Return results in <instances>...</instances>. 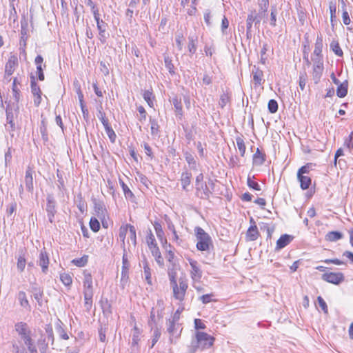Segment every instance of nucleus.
Segmentation results:
<instances>
[{
    "label": "nucleus",
    "instance_id": "obj_1",
    "mask_svg": "<svg viewBox=\"0 0 353 353\" xmlns=\"http://www.w3.org/2000/svg\"><path fill=\"white\" fill-rule=\"evenodd\" d=\"M14 328L18 333L20 339L26 346V350L30 353H38L36 347L34 345L33 340L31 337V330L28 324L24 322H19L15 324Z\"/></svg>",
    "mask_w": 353,
    "mask_h": 353
},
{
    "label": "nucleus",
    "instance_id": "obj_31",
    "mask_svg": "<svg viewBox=\"0 0 353 353\" xmlns=\"http://www.w3.org/2000/svg\"><path fill=\"white\" fill-rule=\"evenodd\" d=\"M179 328V325L174 322V321H171L170 319L169 320L168 327L167 330L171 336H178V331Z\"/></svg>",
    "mask_w": 353,
    "mask_h": 353
},
{
    "label": "nucleus",
    "instance_id": "obj_6",
    "mask_svg": "<svg viewBox=\"0 0 353 353\" xmlns=\"http://www.w3.org/2000/svg\"><path fill=\"white\" fill-rule=\"evenodd\" d=\"M173 290V296L174 299L180 301H183L186 290L188 289V283L183 279H180L179 285L177 283L170 285Z\"/></svg>",
    "mask_w": 353,
    "mask_h": 353
},
{
    "label": "nucleus",
    "instance_id": "obj_2",
    "mask_svg": "<svg viewBox=\"0 0 353 353\" xmlns=\"http://www.w3.org/2000/svg\"><path fill=\"white\" fill-rule=\"evenodd\" d=\"M6 128L9 132H13L17 129L15 120L18 118L19 114V106L17 103H8L6 109Z\"/></svg>",
    "mask_w": 353,
    "mask_h": 353
},
{
    "label": "nucleus",
    "instance_id": "obj_56",
    "mask_svg": "<svg viewBox=\"0 0 353 353\" xmlns=\"http://www.w3.org/2000/svg\"><path fill=\"white\" fill-rule=\"evenodd\" d=\"M247 185L250 188L254 190L260 191L261 190L260 185L257 182L253 181L250 176L247 179Z\"/></svg>",
    "mask_w": 353,
    "mask_h": 353
},
{
    "label": "nucleus",
    "instance_id": "obj_30",
    "mask_svg": "<svg viewBox=\"0 0 353 353\" xmlns=\"http://www.w3.org/2000/svg\"><path fill=\"white\" fill-rule=\"evenodd\" d=\"M17 299H18L20 305L21 307H23V308H25L29 311L30 310L31 307H30L29 302L27 299L26 294L25 292H23V291L19 292L18 295H17Z\"/></svg>",
    "mask_w": 353,
    "mask_h": 353
},
{
    "label": "nucleus",
    "instance_id": "obj_11",
    "mask_svg": "<svg viewBox=\"0 0 353 353\" xmlns=\"http://www.w3.org/2000/svg\"><path fill=\"white\" fill-rule=\"evenodd\" d=\"M188 261L191 267L190 276L194 282H199L203 272L198 262L192 259H188Z\"/></svg>",
    "mask_w": 353,
    "mask_h": 353
},
{
    "label": "nucleus",
    "instance_id": "obj_9",
    "mask_svg": "<svg viewBox=\"0 0 353 353\" xmlns=\"http://www.w3.org/2000/svg\"><path fill=\"white\" fill-rule=\"evenodd\" d=\"M313 62L312 77L314 83L318 84L323 75L324 65L323 61L321 60H312Z\"/></svg>",
    "mask_w": 353,
    "mask_h": 353
},
{
    "label": "nucleus",
    "instance_id": "obj_36",
    "mask_svg": "<svg viewBox=\"0 0 353 353\" xmlns=\"http://www.w3.org/2000/svg\"><path fill=\"white\" fill-rule=\"evenodd\" d=\"M254 21V19H253V12H251V13L248 15L246 20V36L248 39L252 37V27Z\"/></svg>",
    "mask_w": 353,
    "mask_h": 353
},
{
    "label": "nucleus",
    "instance_id": "obj_53",
    "mask_svg": "<svg viewBox=\"0 0 353 353\" xmlns=\"http://www.w3.org/2000/svg\"><path fill=\"white\" fill-rule=\"evenodd\" d=\"M60 279L65 286H70L72 284V279L70 274L63 273L60 274Z\"/></svg>",
    "mask_w": 353,
    "mask_h": 353
},
{
    "label": "nucleus",
    "instance_id": "obj_29",
    "mask_svg": "<svg viewBox=\"0 0 353 353\" xmlns=\"http://www.w3.org/2000/svg\"><path fill=\"white\" fill-rule=\"evenodd\" d=\"M32 292L34 299L37 301L39 305H42V298L43 296V290L41 288L35 285L32 288Z\"/></svg>",
    "mask_w": 353,
    "mask_h": 353
},
{
    "label": "nucleus",
    "instance_id": "obj_38",
    "mask_svg": "<svg viewBox=\"0 0 353 353\" xmlns=\"http://www.w3.org/2000/svg\"><path fill=\"white\" fill-rule=\"evenodd\" d=\"M343 237V234L338 231H332L329 232L326 236L325 239L329 241H336Z\"/></svg>",
    "mask_w": 353,
    "mask_h": 353
},
{
    "label": "nucleus",
    "instance_id": "obj_58",
    "mask_svg": "<svg viewBox=\"0 0 353 353\" xmlns=\"http://www.w3.org/2000/svg\"><path fill=\"white\" fill-rule=\"evenodd\" d=\"M128 225L129 224H126L125 225L121 226L119 229V237L122 241L123 244L125 243V239L128 232Z\"/></svg>",
    "mask_w": 353,
    "mask_h": 353
},
{
    "label": "nucleus",
    "instance_id": "obj_14",
    "mask_svg": "<svg viewBox=\"0 0 353 353\" xmlns=\"http://www.w3.org/2000/svg\"><path fill=\"white\" fill-rule=\"evenodd\" d=\"M122 270H121V285L122 288H124L128 283V268L129 264L126 255L124 254L122 258Z\"/></svg>",
    "mask_w": 353,
    "mask_h": 353
},
{
    "label": "nucleus",
    "instance_id": "obj_5",
    "mask_svg": "<svg viewBox=\"0 0 353 353\" xmlns=\"http://www.w3.org/2000/svg\"><path fill=\"white\" fill-rule=\"evenodd\" d=\"M54 341V336L52 327L51 325H46L45 332L41 334L40 339L37 341V345L41 353H46L49 343H50L51 345H53Z\"/></svg>",
    "mask_w": 353,
    "mask_h": 353
},
{
    "label": "nucleus",
    "instance_id": "obj_22",
    "mask_svg": "<svg viewBox=\"0 0 353 353\" xmlns=\"http://www.w3.org/2000/svg\"><path fill=\"white\" fill-rule=\"evenodd\" d=\"M154 228L156 232L157 236L159 239L162 245L165 244V247L169 246L170 248H171L172 245L170 244H168L167 239L164 236V232L163 230L161 223L159 222H154Z\"/></svg>",
    "mask_w": 353,
    "mask_h": 353
},
{
    "label": "nucleus",
    "instance_id": "obj_16",
    "mask_svg": "<svg viewBox=\"0 0 353 353\" xmlns=\"http://www.w3.org/2000/svg\"><path fill=\"white\" fill-rule=\"evenodd\" d=\"M28 20L25 18H23L21 20V32H20V39H19V46H23L24 45H27L26 42L28 39Z\"/></svg>",
    "mask_w": 353,
    "mask_h": 353
},
{
    "label": "nucleus",
    "instance_id": "obj_10",
    "mask_svg": "<svg viewBox=\"0 0 353 353\" xmlns=\"http://www.w3.org/2000/svg\"><path fill=\"white\" fill-rule=\"evenodd\" d=\"M321 278L323 281L334 285L340 284L345 279L342 272H325L322 274Z\"/></svg>",
    "mask_w": 353,
    "mask_h": 353
},
{
    "label": "nucleus",
    "instance_id": "obj_37",
    "mask_svg": "<svg viewBox=\"0 0 353 353\" xmlns=\"http://www.w3.org/2000/svg\"><path fill=\"white\" fill-rule=\"evenodd\" d=\"M149 121L151 125V134L154 137L159 136L160 132V126L158 123L157 120L150 117Z\"/></svg>",
    "mask_w": 353,
    "mask_h": 353
},
{
    "label": "nucleus",
    "instance_id": "obj_57",
    "mask_svg": "<svg viewBox=\"0 0 353 353\" xmlns=\"http://www.w3.org/2000/svg\"><path fill=\"white\" fill-rule=\"evenodd\" d=\"M268 108L270 113H275L278 110V103L274 99H270L268 104Z\"/></svg>",
    "mask_w": 353,
    "mask_h": 353
},
{
    "label": "nucleus",
    "instance_id": "obj_51",
    "mask_svg": "<svg viewBox=\"0 0 353 353\" xmlns=\"http://www.w3.org/2000/svg\"><path fill=\"white\" fill-rule=\"evenodd\" d=\"M270 25L272 27L276 26V14H277V10L276 7L275 6H271L270 10Z\"/></svg>",
    "mask_w": 353,
    "mask_h": 353
},
{
    "label": "nucleus",
    "instance_id": "obj_40",
    "mask_svg": "<svg viewBox=\"0 0 353 353\" xmlns=\"http://www.w3.org/2000/svg\"><path fill=\"white\" fill-rule=\"evenodd\" d=\"M30 86L31 92L34 97H36L37 94H41V89L37 83L34 76L30 77Z\"/></svg>",
    "mask_w": 353,
    "mask_h": 353
},
{
    "label": "nucleus",
    "instance_id": "obj_19",
    "mask_svg": "<svg viewBox=\"0 0 353 353\" xmlns=\"http://www.w3.org/2000/svg\"><path fill=\"white\" fill-rule=\"evenodd\" d=\"M33 170L30 167H28L26 171L25 175V185L26 190L32 193L34 190V184H33Z\"/></svg>",
    "mask_w": 353,
    "mask_h": 353
},
{
    "label": "nucleus",
    "instance_id": "obj_18",
    "mask_svg": "<svg viewBox=\"0 0 353 353\" xmlns=\"http://www.w3.org/2000/svg\"><path fill=\"white\" fill-rule=\"evenodd\" d=\"M18 65V58L16 55H11L6 64L5 72L8 76L12 75L15 68Z\"/></svg>",
    "mask_w": 353,
    "mask_h": 353
},
{
    "label": "nucleus",
    "instance_id": "obj_48",
    "mask_svg": "<svg viewBox=\"0 0 353 353\" xmlns=\"http://www.w3.org/2000/svg\"><path fill=\"white\" fill-rule=\"evenodd\" d=\"M313 164L311 163H308L305 165L301 167L297 172V174L299 175H308L310 172L312 170V168Z\"/></svg>",
    "mask_w": 353,
    "mask_h": 353
},
{
    "label": "nucleus",
    "instance_id": "obj_7",
    "mask_svg": "<svg viewBox=\"0 0 353 353\" xmlns=\"http://www.w3.org/2000/svg\"><path fill=\"white\" fill-rule=\"evenodd\" d=\"M197 347L199 348L208 349L212 346L214 338L208 334L203 332H198L196 335Z\"/></svg>",
    "mask_w": 353,
    "mask_h": 353
},
{
    "label": "nucleus",
    "instance_id": "obj_24",
    "mask_svg": "<svg viewBox=\"0 0 353 353\" xmlns=\"http://www.w3.org/2000/svg\"><path fill=\"white\" fill-rule=\"evenodd\" d=\"M172 102L174 108L176 117L179 119H182L183 112L181 99L178 97H175L172 99Z\"/></svg>",
    "mask_w": 353,
    "mask_h": 353
},
{
    "label": "nucleus",
    "instance_id": "obj_32",
    "mask_svg": "<svg viewBox=\"0 0 353 353\" xmlns=\"http://www.w3.org/2000/svg\"><path fill=\"white\" fill-rule=\"evenodd\" d=\"M17 83L19 84V83L17 81V78H14L12 83V93H13V98L14 99V102L12 103H17L19 104V102L20 101L21 94H20V90L17 88Z\"/></svg>",
    "mask_w": 353,
    "mask_h": 353
},
{
    "label": "nucleus",
    "instance_id": "obj_3",
    "mask_svg": "<svg viewBox=\"0 0 353 353\" xmlns=\"http://www.w3.org/2000/svg\"><path fill=\"white\" fill-rule=\"evenodd\" d=\"M196 238V248L200 251H209L213 247L210 236L200 227L195 228Z\"/></svg>",
    "mask_w": 353,
    "mask_h": 353
},
{
    "label": "nucleus",
    "instance_id": "obj_46",
    "mask_svg": "<svg viewBox=\"0 0 353 353\" xmlns=\"http://www.w3.org/2000/svg\"><path fill=\"white\" fill-rule=\"evenodd\" d=\"M143 97L144 100L148 104V105L150 107L152 108L154 106L153 100H154V97L153 96L152 92H150V90H145L144 92V93H143Z\"/></svg>",
    "mask_w": 353,
    "mask_h": 353
},
{
    "label": "nucleus",
    "instance_id": "obj_34",
    "mask_svg": "<svg viewBox=\"0 0 353 353\" xmlns=\"http://www.w3.org/2000/svg\"><path fill=\"white\" fill-rule=\"evenodd\" d=\"M191 177H192V174L189 172H184L181 174V181L182 188L185 191H188L187 187L190 183Z\"/></svg>",
    "mask_w": 353,
    "mask_h": 353
},
{
    "label": "nucleus",
    "instance_id": "obj_8",
    "mask_svg": "<svg viewBox=\"0 0 353 353\" xmlns=\"http://www.w3.org/2000/svg\"><path fill=\"white\" fill-rule=\"evenodd\" d=\"M46 211L47 212V216L48 219V221L52 223L54 222V215L57 213L56 210V201L54 198L53 194H48L46 197Z\"/></svg>",
    "mask_w": 353,
    "mask_h": 353
},
{
    "label": "nucleus",
    "instance_id": "obj_60",
    "mask_svg": "<svg viewBox=\"0 0 353 353\" xmlns=\"http://www.w3.org/2000/svg\"><path fill=\"white\" fill-rule=\"evenodd\" d=\"M139 335H140V330L137 327H134L133 329V334H132V345H138V343L139 341Z\"/></svg>",
    "mask_w": 353,
    "mask_h": 353
},
{
    "label": "nucleus",
    "instance_id": "obj_64",
    "mask_svg": "<svg viewBox=\"0 0 353 353\" xmlns=\"http://www.w3.org/2000/svg\"><path fill=\"white\" fill-rule=\"evenodd\" d=\"M105 132H106L108 138L110 139V141L112 143H114L116 138H117V135H116L114 130L112 128V127L110 126L108 128H106L105 129Z\"/></svg>",
    "mask_w": 353,
    "mask_h": 353
},
{
    "label": "nucleus",
    "instance_id": "obj_52",
    "mask_svg": "<svg viewBox=\"0 0 353 353\" xmlns=\"http://www.w3.org/2000/svg\"><path fill=\"white\" fill-rule=\"evenodd\" d=\"M164 62H165V66L168 70L169 72L171 74H174V66L172 63V61L170 57H165L164 58Z\"/></svg>",
    "mask_w": 353,
    "mask_h": 353
},
{
    "label": "nucleus",
    "instance_id": "obj_41",
    "mask_svg": "<svg viewBox=\"0 0 353 353\" xmlns=\"http://www.w3.org/2000/svg\"><path fill=\"white\" fill-rule=\"evenodd\" d=\"M120 185L123 191L124 196L127 199H133L134 198V195L132 192L130 190L128 185L122 181H119Z\"/></svg>",
    "mask_w": 353,
    "mask_h": 353
},
{
    "label": "nucleus",
    "instance_id": "obj_13",
    "mask_svg": "<svg viewBox=\"0 0 353 353\" xmlns=\"http://www.w3.org/2000/svg\"><path fill=\"white\" fill-rule=\"evenodd\" d=\"M323 50V39L321 36H318L315 45L314 50L312 55V60H322L323 61V55L322 54Z\"/></svg>",
    "mask_w": 353,
    "mask_h": 353
},
{
    "label": "nucleus",
    "instance_id": "obj_12",
    "mask_svg": "<svg viewBox=\"0 0 353 353\" xmlns=\"http://www.w3.org/2000/svg\"><path fill=\"white\" fill-rule=\"evenodd\" d=\"M92 202L96 215L101 221L104 220L107 216V209L103 201L92 199Z\"/></svg>",
    "mask_w": 353,
    "mask_h": 353
},
{
    "label": "nucleus",
    "instance_id": "obj_62",
    "mask_svg": "<svg viewBox=\"0 0 353 353\" xmlns=\"http://www.w3.org/2000/svg\"><path fill=\"white\" fill-rule=\"evenodd\" d=\"M183 34L181 32H178L176 34L175 41L179 50H182L183 49Z\"/></svg>",
    "mask_w": 353,
    "mask_h": 353
},
{
    "label": "nucleus",
    "instance_id": "obj_28",
    "mask_svg": "<svg viewBox=\"0 0 353 353\" xmlns=\"http://www.w3.org/2000/svg\"><path fill=\"white\" fill-rule=\"evenodd\" d=\"M336 95L339 98L345 97L347 94L348 81L345 80L343 82L337 85Z\"/></svg>",
    "mask_w": 353,
    "mask_h": 353
},
{
    "label": "nucleus",
    "instance_id": "obj_20",
    "mask_svg": "<svg viewBox=\"0 0 353 353\" xmlns=\"http://www.w3.org/2000/svg\"><path fill=\"white\" fill-rule=\"evenodd\" d=\"M252 75L255 86H259L263 83V72L261 70H260L259 68H256L255 65L252 70Z\"/></svg>",
    "mask_w": 353,
    "mask_h": 353
},
{
    "label": "nucleus",
    "instance_id": "obj_43",
    "mask_svg": "<svg viewBox=\"0 0 353 353\" xmlns=\"http://www.w3.org/2000/svg\"><path fill=\"white\" fill-rule=\"evenodd\" d=\"M145 279L148 284H152L151 272L146 260L143 261Z\"/></svg>",
    "mask_w": 353,
    "mask_h": 353
},
{
    "label": "nucleus",
    "instance_id": "obj_26",
    "mask_svg": "<svg viewBox=\"0 0 353 353\" xmlns=\"http://www.w3.org/2000/svg\"><path fill=\"white\" fill-rule=\"evenodd\" d=\"M97 27L99 31V39L101 43L104 44L110 35L109 33L107 32L108 24L98 26Z\"/></svg>",
    "mask_w": 353,
    "mask_h": 353
},
{
    "label": "nucleus",
    "instance_id": "obj_4",
    "mask_svg": "<svg viewBox=\"0 0 353 353\" xmlns=\"http://www.w3.org/2000/svg\"><path fill=\"white\" fill-rule=\"evenodd\" d=\"M83 283L84 305L87 310H90L92 305L93 288L92 279L90 274H85Z\"/></svg>",
    "mask_w": 353,
    "mask_h": 353
},
{
    "label": "nucleus",
    "instance_id": "obj_55",
    "mask_svg": "<svg viewBox=\"0 0 353 353\" xmlns=\"http://www.w3.org/2000/svg\"><path fill=\"white\" fill-rule=\"evenodd\" d=\"M90 227L91 228V230L94 232H97L100 229V223H99V221H98V219L95 217H92L90 219Z\"/></svg>",
    "mask_w": 353,
    "mask_h": 353
},
{
    "label": "nucleus",
    "instance_id": "obj_25",
    "mask_svg": "<svg viewBox=\"0 0 353 353\" xmlns=\"http://www.w3.org/2000/svg\"><path fill=\"white\" fill-rule=\"evenodd\" d=\"M297 179L299 182L300 183V187L303 190H307L311 183H312V179L310 176L308 175H299L296 174Z\"/></svg>",
    "mask_w": 353,
    "mask_h": 353
},
{
    "label": "nucleus",
    "instance_id": "obj_33",
    "mask_svg": "<svg viewBox=\"0 0 353 353\" xmlns=\"http://www.w3.org/2000/svg\"><path fill=\"white\" fill-rule=\"evenodd\" d=\"M197 37L195 35H190L188 37V50L190 54H193L196 51Z\"/></svg>",
    "mask_w": 353,
    "mask_h": 353
},
{
    "label": "nucleus",
    "instance_id": "obj_49",
    "mask_svg": "<svg viewBox=\"0 0 353 353\" xmlns=\"http://www.w3.org/2000/svg\"><path fill=\"white\" fill-rule=\"evenodd\" d=\"M62 323L60 321L59 323H57L56 330L59 335L60 338L64 340H68L69 339L68 334L66 333L64 328L61 326Z\"/></svg>",
    "mask_w": 353,
    "mask_h": 353
},
{
    "label": "nucleus",
    "instance_id": "obj_44",
    "mask_svg": "<svg viewBox=\"0 0 353 353\" xmlns=\"http://www.w3.org/2000/svg\"><path fill=\"white\" fill-rule=\"evenodd\" d=\"M330 48L338 57H343V52L337 41H332L330 43Z\"/></svg>",
    "mask_w": 353,
    "mask_h": 353
},
{
    "label": "nucleus",
    "instance_id": "obj_17",
    "mask_svg": "<svg viewBox=\"0 0 353 353\" xmlns=\"http://www.w3.org/2000/svg\"><path fill=\"white\" fill-rule=\"evenodd\" d=\"M250 221L252 225H250L246 232V240L248 241H254L258 239L259 232L253 218H251Z\"/></svg>",
    "mask_w": 353,
    "mask_h": 353
},
{
    "label": "nucleus",
    "instance_id": "obj_42",
    "mask_svg": "<svg viewBox=\"0 0 353 353\" xmlns=\"http://www.w3.org/2000/svg\"><path fill=\"white\" fill-rule=\"evenodd\" d=\"M236 143L237 148L240 152L241 156L244 157L246 148H245L244 140L243 139L242 137H240V136L236 137Z\"/></svg>",
    "mask_w": 353,
    "mask_h": 353
},
{
    "label": "nucleus",
    "instance_id": "obj_15",
    "mask_svg": "<svg viewBox=\"0 0 353 353\" xmlns=\"http://www.w3.org/2000/svg\"><path fill=\"white\" fill-rule=\"evenodd\" d=\"M196 194L202 199H208L212 194V191L206 183H203L196 186Z\"/></svg>",
    "mask_w": 353,
    "mask_h": 353
},
{
    "label": "nucleus",
    "instance_id": "obj_54",
    "mask_svg": "<svg viewBox=\"0 0 353 353\" xmlns=\"http://www.w3.org/2000/svg\"><path fill=\"white\" fill-rule=\"evenodd\" d=\"M307 74L305 72H301L299 78V84L301 90H304L307 82Z\"/></svg>",
    "mask_w": 353,
    "mask_h": 353
},
{
    "label": "nucleus",
    "instance_id": "obj_45",
    "mask_svg": "<svg viewBox=\"0 0 353 353\" xmlns=\"http://www.w3.org/2000/svg\"><path fill=\"white\" fill-rule=\"evenodd\" d=\"M88 261V256L83 255L81 258L74 259L72 261V263L77 267H84Z\"/></svg>",
    "mask_w": 353,
    "mask_h": 353
},
{
    "label": "nucleus",
    "instance_id": "obj_39",
    "mask_svg": "<svg viewBox=\"0 0 353 353\" xmlns=\"http://www.w3.org/2000/svg\"><path fill=\"white\" fill-rule=\"evenodd\" d=\"M257 4L260 10V13L267 15L268 9L270 5L269 0H257Z\"/></svg>",
    "mask_w": 353,
    "mask_h": 353
},
{
    "label": "nucleus",
    "instance_id": "obj_47",
    "mask_svg": "<svg viewBox=\"0 0 353 353\" xmlns=\"http://www.w3.org/2000/svg\"><path fill=\"white\" fill-rule=\"evenodd\" d=\"M329 9H330V12L331 25L332 26V27H334V23L336 22L334 19L336 17V4L333 1L330 2Z\"/></svg>",
    "mask_w": 353,
    "mask_h": 353
},
{
    "label": "nucleus",
    "instance_id": "obj_21",
    "mask_svg": "<svg viewBox=\"0 0 353 353\" xmlns=\"http://www.w3.org/2000/svg\"><path fill=\"white\" fill-rule=\"evenodd\" d=\"M38 263L41 266L42 272L46 273L48 269L49 257L46 250H41Z\"/></svg>",
    "mask_w": 353,
    "mask_h": 353
},
{
    "label": "nucleus",
    "instance_id": "obj_59",
    "mask_svg": "<svg viewBox=\"0 0 353 353\" xmlns=\"http://www.w3.org/2000/svg\"><path fill=\"white\" fill-rule=\"evenodd\" d=\"M18 16L16 10V6L10 7V15L8 17L9 21L11 23H15L17 21Z\"/></svg>",
    "mask_w": 353,
    "mask_h": 353
},
{
    "label": "nucleus",
    "instance_id": "obj_35",
    "mask_svg": "<svg viewBox=\"0 0 353 353\" xmlns=\"http://www.w3.org/2000/svg\"><path fill=\"white\" fill-rule=\"evenodd\" d=\"M184 157L190 168L192 170H196L197 165L194 157L189 152H184Z\"/></svg>",
    "mask_w": 353,
    "mask_h": 353
},
{
    "label": "nucleus",
    "instance_id": "obj_23",
    "mask_svg": "<svg viewBox=\"0 0 353 353\" xmlns=\"http://www.w3.org/2000/svg\"><path fill=\"white\" fill-rule=\"evenodd\" d=\"M293 240V236L287 234H283L276 241V250H280L287 246Z\"/></svg>",
    "mask_w": 353,
    "mask_h": 353
},
{
    "label": "nucleus",
    "instance_id": "obj_63",
    "mask_svg": "<svg viewBox=\"0 0 353 353\" xmlns=\"http://www.w3.org/2000/svg\"><path fill=\"white\" fill-rule=\"evenodd\" d=\"M137 110L140 114V117L139 118V121L141 123L145 122L147 118V112L145 108L142 105H139L137 107Z\"/></svg>",
    "mask_w": 353,
    "mask_h": 353
},
{
    "label": "nucleus",
    "instance_id": "obj_27",
    "mask_svg": "<svg viewBox=\"0 0 353 353\" xmlns=\"http://www.w3.org/2000/svg\"><path fill=\"white\" fill-rule=\"evenodd\" d=\"M265 161V154L263 153L259 148L256 149L253 155V164L255 165H261Z\"/></svg>",
    "mask_w": 353,
    "mask_h": 353
},
{
    "label": "nucleus",
    "instance_id": "obj_50",
    "mask_svg": "<svg viewBox=\"0 0 353 353\" xmlns=\"http://www.w3.org/2000/svg\"><path fill=\"white\" fill-rule=\"evenodd\" d=\"M153 330V335L152 338V344L150 346V348H152L154 345L157 343V342L159 341L160 336H161V331L160 330L156 327H154Z\"/></svg>",
    "mask_w": 353,
    "mask_h": 353
},
{
    "label": "nucleus",
    "instance_id": "obj_61",
    "mask_svg": "<svg viewBox=\"0 0 353 353\" xmlns=\"http://www.w3.org/2000/svg\"><path fill=\"white\" fill-rule=\"evenodd\" d=\"M26 261L25 257L21 255L19 256L18 258V260H17V266L18 270L20 272H22L24 270L25 267H26Z\"/></svg>",
    "mask_w": 353,
    "mask_h": 353
}]
</instances>
